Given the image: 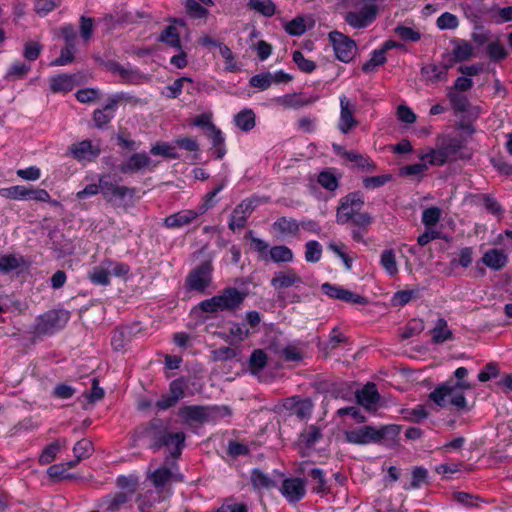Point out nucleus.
I'll return each instance as SVG.
<instances>
[{
    "mask_svg": "<svg viewBox=\"0 0 512 512\" xmlns=\"http://www.w3.org/2000/svg\"><path fill=\"white\" fill-rule=\"evenodd\" d=\"M328 36L336 58L343 63H350L356 55V42L347 35L336 30L331 31Z\"/></svg>",
    "mask_w": 512,
    "mask_h": 512,
    "instance_id": "nucleus-9",
    "label": "nucleus"
},
{
    "mask_svg": "<svg viewBox=\"0 0 512 512\" xmlns=\"http://www.w3.org/2000/svg\"><path fill=\"white\" fill-rule=\"evenodd\" d=\"M355 398L357 404L370 411L376 410V406L380 400V394L376 385L369 382L362 389L356 391Z\"/></svg>",
    "mask_w": 512,
    "mask_h": 512,
    "instance_id": "nucleus-18",
    "label": "nucleus"
},
{
    "mask_svg": "<svg viewBox=\"0 0 512 512\" xmlns=\"http://www.w3.org/2000/svg\"><path fill=\"white\" fill-rule=\"evenodd\" d=\"M313 403L310 399H298L291 406L292 414L296 415L299 419L303 420L309 417L312 413Z\"/></svg>",
    "mask_w": 512,
    "mask_h": 512,
    "instance_id": "nucleus-45",
    "label": "nucleus"
},
{
    "mask_svg": "<svg viewBox=\"0 0 512 512\" xmlns=\"http://www.w3.org/2000/svg\"><path fill=\"white\" fill-rule=\"evenodd\" d=\"M453 62L440 63V64H427L421 68V74L423 78L432 84H436L441 81H446L448 77V70L452 67Z\"/></svg>",
    "mask_w": 512,
    "mask_h": 512,
    "instance_id": "nucleus-19",
    "label": "nucleus"
},
{
    "mask_svg": "<svg viewBox=\"0 0 512 512\" xmlns=\"http://www.w3.org/2000/svg\"><path fill=\"white\" fill-rule=\"evenodd\" d=\"M486 52L490 60L494 62L504 60L508 55L506 49L499 41L489 43L486 47Z\"/></svg>",
    "mask_w": 512,
    "mask_h": 512,
    "instance_id": "nucleus-54",
    "label": "nucleus"
},
{
    "mask_svg": "<svg viewBox=\"0 0 512 512\" xmlns=\"http://www.w3.org/2000/svg\"><path fill=\"white\" fill-rule=\"evenodd\" d=\"M158 40L173 48L181 49V41L178 29L173 25L166 26L161 32Z\"/></svg>",
    "mask_w": 512,
    "mask_h": 512,
    "instance_id": "nucleus-38",
    "label": "nucleus"
},
{
    "mask_svg": "<svg viewBox=\"0 0 512 512\" xmlns=\"http://www.w3.org/2000/svg\"><path fill=\"white\" fill-rule=\"evenodd\" d=\"M30 70H31L30 64H26L24 62H15L9 67V69L5 75V79L7 81H15V80L24 79L27 76V74L30 72Z\"/></svg>",
    "mask_w": 512,
    "mask_h": 512,
    "instance_id": "nucleus-40",
    "label": "nucleus"
},
{
    "mask_svg": "<svg viewBox=\"0 0 512 512\" xmlns=\"http://www.w3.org/2000/svg\"><path fill=\"white\" fill-rule=\"evenodd\" d=\"M481 261L492 270L499 271L508 263V256L502 250L493 248L484 253Z\"/></svg>",
    "mask_w": 512,
    "mask_h": 512,
    "instance_id": "nucleus-27",
    "label": "nucleus"
},
{
    "mask_svg": "<svg viewBox=\"0 0 512 512\" xmlns=\"http://www.w3.org/2000/svg\"><path fill=\"white\" fill-rule=\"evenodd\" d=\"M171 477L172 471L165 464L164 466L157 468L150 475V480L153 483L154 487L162 488L170 481Z\"/></svg>",
    "mask_w": 512,
    "mask_h": 512,
    "instance_id": "nucleus-46",
    "label": "nucleus"
},
{
    "mask_svg": "<svg viewBox=\"0 0 512 512\" xmlns=\"http://www.w3.org/2000/svg\"><path fill=\"white\" fill-rule=\"evenodd\" d=\"M27 266V261L21 255L0 254V273L2 274H9L18 270L22 271Z\"/></svg>",
    "mask_w": 512,
    "mask_h": 512,
    "instance_id": "nucleus-23",
    "label": "nucleus"
},
{
    "mask_svg": "<svg viewBox=\"0 0 512 512\" xmlns=\"http://www.w3.org/2000/svg\"><path fill=\"white\" fill-rule=\"evenodd\" d=\"M412 480L405 489H418L428 483V470L422 466H415L411 472Z\"/></svg>",
    "mask_w": 512,
    "mask_h": 512,
    "instance_id": "nucleus-48",
    "label": "nucleus"
},
{
    "mask_svg": "<svg viewBox=\"0 0 512 512\" xmlns=\"http://www.w3.org/2000/svg\"><path fill=\"white\" fill-rule=\"evenodd\" d=\"M392 180L391 174H383L377 176L365 177L363 179V187L368 190L382 187Z\"/></svg>",
    "mask_w": 512,
    "mask_h": 512,
    "instance_id": "nucleus-57",
    "label": "nucleus"
},
{
    "mask_svg": "<svg viewBox=\"0 0 512 512\" xmlns=\"http://www.w3.org/2000/svg\"><path fill=\"white\" fill-rule=\"evenodd\" d=\"M178 415L187 425L203 424L210 420L209 409L199 405H186L179 409Z\"/></svg>",
    "mask_w": 512,
    "mask_h": 512,
    "instance_id": "nucleus-16",
    "label": "nucleus"
},
{
    "mask_svg": "<svg viewBox=\"0 0 512 512\" xmlns=\"http://www.w3.org/2000/svg\"><path fill=\"white\" fill-rule=\"evenodd\" d=\"M431 334L434 344H442L453 339V333L448 328L447 321L444 318L437 320L435 327L431 330Z\"/></svg>",
    "mask_w": 512,
    "mask_h": 512,
    "instance_id": "nucleus-28",
    "label": "nucleus"
},
{
    "mask_svg": "<svg viewBox=\"0 0 512 512\" xmlns=\"http://www.w3.org/2000/svg\"><path fill=\"white\" fill-rule=\"evenodd\" d=\"M336 222L340 225L350 223L352 225L351 238L357 243L366 244L364 236L369 232L370 226L374 222V217L368 212L359 213L352 217V215L340 211L336 214Z\"/></svg>",
    "mask_w": 512,
    "mask_h": 512,
    "instance_id": "nucleus-6",
    "label": "nucleus"
},
{
    "mask_svg": "<svg viewBox=\"0 0 512 512\" xmlns=\"http://www.w3.org/2000/svg\"><path fill=\"white\" fill-rule=\"evenodd\" d=\"M73 77L68 74H59L50 79V89L53 93L69 92L73 89Z\"/></svg>",
    "mask_w": 512,
    "mask_h": 512,
    "instance_id": "nucleus-31",
    "label": "nucleus"
},
{
    "mask_svg": "<svg viewBox=\"0 0 512 512\" xmlns=\"http://www.w3.org/2000/svg\"><path fill=\"white\" fill-rule=\"evenodd\" d=\"M467 375L468 370L465 367L457 368L454 372L457 381L449 379L438 385L429 394V399L441 408L446 407L449 403L457 411H469L470 407L463 393L464 390L472 388L471 384L464 380Z\"/></svg>",
    "mask_w": 512,
    "mask_h": 512,
    "instance_id": "nucleus-2",
    "label": "nucleus"
},
{
    "mask_svg": "<svg viewBox=\"0 0 512 512\" xmlns=\"http://www.w3.org/2000/svg\"><path fill=\"white\" fill-rule=\"evenodd\" d=\"M419 296L420 289L418 288L411 290H400L393 295L391 303L394 307H403L412 299L418 298Z\"/></svg>",
    "mask_w": 512,
    "mask_h": 512,
    "instance_id": "nucleus-42",
    "label": "nucleus"
},
{
    "mask_svg": "<svg viewBox=\"0 0 512 512\" xmlns=\"http://www.w3.org/2000/svg\"><path fill=\"white\" fill-rule=\"evenodd\" d=\"M120 100L121 97L119 95H114L108 99L102 109H96L93 112V121L96 128L104 129L107 127L115 116Z\"/></svg>",
    "mask_w": 512,
    "mask_h": 512,
    "instance_id": "nucleus-14",
    "label": "nucleus"
},
{
    "mask_svg": "<svg viewBox=\"0 0 512 512\" xmlns=\"http://www.w3.org/2000/svg\"><path fill=\"white\" fill-rule=\"evenodd\" d=\"M69 150L73 157L79 161L84 159L92 160L100 154V149H94L90 140H83L77 144H73Z\"/></svg>",
    "mask_w": 512,
    "mask_h": 512,
    "instance_id": "nucleus-26",
    "label": "nucleus"
},
{
    "mask_svg": "<svg viewBox=\"0 0 512 512\" xmlns=\"http://www.w3.org/2000/svg\"><path fill=\"white\" fill-rule=\"evenodd\" d=\"M308 476L314 483L312 486L313 493L319 494L321 496H325L331 493V486L328 484L326 472L323 469L314 467L308 472Z\"/></svg>",
    "mask_w": 512,
    "mask_h": 512,
    "instance_id": "nucleus-25",
    "label": "nucleus"
},
{
    "mask_svg": "<svg viewBox=\"0 0 512 512\" xmlns=\"http://www.w3.org/2000/svg\"><path fill=\"white\" fill-rule=\"evenodd\" d=\"M442 210L439 207L431 206L422 213V223L426 228L434 227L441 219Z\"/></svg>",
    "mask_w": 512,
    "mask_h": 512,
    "instance_id": "nucleus-51",
    "label": "nucleus"
},
{
    "mask_svg": "<svg viewBox=\"0 0 512 512\" xmlns=\"http://www.w3.org/2000/svg\"><path fill=\"white\" fill-rule=\"evenodd\" d=\"M247 293L235 287H225L219 294L205 299L198 304V308L205 313L219 311H236L243 304Z\"/></svg>",
    "mask_w": 512,
    "mask_h": 512,
    "instance_id": "nucleus-4",
    "label": "nucleus"
},
{
    "mask_svg": "<svg viewBox=\"0 0 512 512\" xmlns=\"http://www.w3.org/2000/svg\"><path fill=\"white\" fill-rule=\"evenodd\" d=\"M322 437L321 429L315 425H310L300 434L299 440L305 447L312 448Z\"/></svg>",
    "mask_w": 512,
    "mask_h": 512,
    "instance_id": "nucleus-34",
    "label": "nucleus"
},
{
    "mask_svg": "<svg viewBox=\"0 0 512 512\" xmlns=\"http://www.w3.org/2000/svg\"><path fill=\"white\" fill-rule=\"evenodd\" d=\"M200 216L198 214L197 210L193 209H185L178 211L174 214H171L167 216L163 221V226L168 229H178L182 228L183 226L189 225L192 223L195 219H197Z\"/></svg>",
    "mask_w": 512,
    "mask_h": 512,
    "instance_id": "nucleus-20",
    "label": "nucleus"
},
{
    "mask_svg": "<svg viewBox=\"0 0 512 512\" xmlns=\"http://www.w3.org/2000/svg\"><path fill=\"white\" fill-rule=\"evenodd\" d=\"M401 425L388 424L380 427L364 425L345 431L344 438L347 443L355 445L381 444L393 448L398 444Z\"/></svg>",
    "mask_w": 512,
    "mask_h": 512,
    "instance_id": "nucleus-3",
    "label": "nucleus"
},
{
    "mask_svg": "<svg viewBox=\"0 0 512 512\" xmlns=\"http://www.w3.org/2000/svg\"><path fill=\"white\" fill-rule=\"evenodd\" d=\"M235 124L241 130L248 132L255 127V113L252 109H244L235 116Z\"/></svg>",
    "mask_w": 512,
    "mask_h": 512,
    "instance_id": "nucleus-35",
    "label": "nucleus"
},
{
    "mask_svg": "<svg viewBox=\"0 0 512 512\" xmlns=\"http://www.w3.org/2000/svg\"><path fill=\"white\" fill-rule=\"evenodd\" d=\"M213 271L211 260L202 261L189 271L185 279V289L189 292L206 293L212 284Z\"/></svg>",
    "mask_w": 512,
    "mask_h": 512,
    "instance_id": "nucleus-5",
    "label": "nucleus"
},
{
    "mask_svg": "<svg viewBox=\"0 0 512 512\" xmlns=\"http://www.w3.org/2000/svg\"><path fill=\"white\" fill-rule=\"evenodd\" d=\"M292 58L299 70L304 73H312L317 67L316 63L312 60L306 59L300 50L294 51Z\"/></svg>",
    "mask_w": 512,
    "mask_h": 512,
    "instance_id": "nucleus-53",
    "label": "nucleus"
},
{
    "mask_svg": "<svg viewBox=\"0 0 512 512\" xmlns=\"http://www.w3.org/2000/svg\"><path fill=\"white\" fill-rule=\"evenodd\" d=\"M357 13L362 22L365 23L366 28L376 19L378 7L375 4H365Z\"/></svg>",
    "mask_w": 512,
    "mask_h": 512,
    "instance_id": "nucleus-63",
    "label": "nucleus"
},
{
    "mask_svg": "<svg viewBox=\"0 0 512 512\" xmlns=\"http://www.w3.org/2000/svg\"><path fill=\"white\" fill-rule=\"evenodd\" d=\"M251 483L258 490L276 487V482L258 468L253 469L251 472Z\"/></svg>",
    "mask_w": 512,
    "mask_h": 512,
    "instance_id": "nucleus-33",
    "label": "nucleus"
},
{
    "mask_svg": "<svg viewBox=\"0 0 512 512\" xmlns=\"http://www.w3.org/2000/svg\"><path fill=\"white\" fill-rule=\"evenodd\" d=\"M131 335L130 328L125 326L117 328L113 331L111 337V346L115 351H120L125 348L126 342Z\"/></svg>",
    "mask_w": 512,
    "mask_h": 512,
    "instance_id": "nucleus-43",
    "label": "nucleus"
},
{
    "mask_svg": "<svg viewBox=\"0 0 512 512\" xmlns=\"http://www.w3.org/2000/svg\"><path fill=\"white\" fill-rule=\"evenodd\" d=\"M207 136L212 141L216 159H222L226 154L225 139L223 133L219 128L216 127L210 133H207Z\"/></svg>",
    "mask_w": 512,
    "mask_h": 512,
    "instance_id": "nucleus-37",
    "label": "nucleus"
},
{
    "mask_svg": "<svg viewBox=\"0 0 512 512\" xmlns=\"http://www.w3.org/2000/svg\"><path fill=\"white\" fill-rule=\"evenodd\" d=\"M99 182L102 183V196L109 203H113L116 200L122 202L126 198L132 199L137 192L135 187L116 185L111 181L109 174L100 175Z\"/></svg>",
    "mask_w": 512,
    "mask_h": 512,
    "instance_id": "nucleus-10",
    "label": "nucleus"
},
{
    "mask_svg": "<svg viewBox=\"0 0 512 512\" xmlns=\"http://www.w3.org/2000/svg\"><path fill=\"white\" fill-rule=\"evenodd\" d=\"M69 320V313L64 310H49L36 319L34 332L37 335H52L62 329Z\"/></svg>",
    "mask_w": 512,
    "mask_h": 512,
    "instance_id": "nucleus-7",
    "label": "nucleus"
},
{
    "mask_svg": "<svg viewBox=\"0 0 512 512\" xmlns=\"http://www.w3.org/2000/svg\"><path fill=\"white\" fill-rule=\"evenodd\" d=\"M60 450V444L58 441H54L47 445L39 456V463L41 465H47L54 461L57 453Z\"/></svg>",
    "mask_w": 512,
    "mask_h": 512,
    "instance_id": "nucleus-58",
    "label": "nucleus"
},
{
    "mask_svg": "<svg viewBox=\"0 0 512 512\" xmlns=\"http://www.w3.org/2000/svg\"><path fill=\"white\" fill-rule=\"evenodd\" d=\"M225 182L223 181L220 183L217 187L209 191L205 194L203 198V202L197 207L198 214L203 215L205 212H207L210 208H212L215 205L214 198L216 195L224 188Z\"/></svg>",
    "mask_w": 512,
    "mask_h": 512,
    "instance_id": "nucleus-50",
    "label": "nucleus"
},
{
    "mask_svg": "<svg viewBox=\"0 0 512 512\" xmlns=\"http://www.w3.org/2000/svg\"><path fill=\"white\" fill-rule=\"evenodd\" d=\"M113 260L106 258L99 266H96L89 273L90 281L95 285L108 286L110 284V267Z\"/></svg>",
    "mask_w": 512,
    "mask_h": 512,
    "instance_id": "nucleus-24",
    "label": "nucleus"
},
{
    "mask_svg": "<svg viewBox=\"0 0 512 512\" xmlns=\"http://www.w3.org/2000/svg\"><path fill=\"white\" fill-rule=\"evenodd\" d=\"M453 56L456 62H463L473 56L472 45L465 40H457L453 49Z\"/></svg>",
    "mask_w": 512,
    "mask_h": 512,
    "instance_id": "nucleus-44",
    "label": "nucleus"
},
{
    "mask_svg": "<svg viewBox=\"0 0 512 512\" xmlns=\"http://www.w3.org/2000/svg\"><path fill=\"white\" fill-rule=\"evenodd\" d=\"M249 84L261 91L267 90L272 84V74L270 72L256 74L250 78Z\"/></svg>",
    "mask_w": 512,
    "mask_h": 512,
    "instance_id": "nucleus-60",
    "label": "nucleus"
},
{
    "mask_svg": "<svg viewBox=\"0 0 512 512\" xmlns=\"http://www.w3.org/2000/svg\"><path fill=\"white\" fill-rule=\"evenodd\" d=\"M268 260H272L276 263L291 262L293 260V252L285 245L273 246L269 250Z\"/></svg>",
    "mask_w": 512,
    "mask_h": 512,
    "instance_id": "nucleus-39",
    "label": "nucleus"
},
{
    "mask_svg": "<svg viewBox=\"0 0 512 512\" xmlns=\"http://www.w3.org/2000/svg\"><path fill=\"white\" fill-rule=\"evenodd\" d=\"M322 246L318 241L310 240L305 244V260L316 263L321 259Z\"/></svg>",
    "mask_w": 512,
    "mask_h": 512,
    "instance_id": "nucleus-52",
    "label": "nucleus"
},
{
    "mask_svg": "<svg viewBox=\"0 0 512 512\" xmlns=\"http://www.w3.org/2000/svg\"><path fill=\"white\" fill-rule=\"evenodd\" d=\"M447 97L450 101L451 107L455 112L464 113L468 111L470 102L465 95H462L452 88L448 89Z\"/></svg>",
    "mask_w": 512,
    "mask_h": 512,
    "instance_id": "nucleus-36",
    "label": "nucleus"
},
{
    "mask_svg": "<svg viewBox=\"0 0 512 512\" xmlns=\"http://www.w3.org/2000/svg\"><path fill=\"white\" fill-rule=\"evenodd\" d=\"M93 450V446L91 441L87 439H82L78 441L73 447V453L75 458L85 459L88 458Z\"/></svg>",
    "mask_w": 512,
    "mask_h": 512,
    "instance_id": "nucleus-64",
    "label": "nucleus"
},
{
    "mask_svg": "<svg viewBox=\"0 0 512 512\" xmlns=\"http://www.w3.org/2000/svg\"><path fill=\"white\" fill-rule=\"evenodd\" d=\"M247 8L265 17H272L276 13V5L272 0H248Z\"/></svg>",
    "mask_w": 512,
    "mask_h": 512,
    "instance_id": "nucleus-29",
    "label": "nucleus"
},
{
    "mask_svg": "<svg viewBox=\"0 0 512 512\" xmlns=\"http://www.w3.org/2000/svg\"><path fill=\"white\" fill-rule=\"evenodd\" d=\"M130 501V496L126 492H116L108 494L101 498L99 507L104 512H119Z\"/></svg>",
    "mask_w": 512,
    "mask_h": 512,
    "instance_id": "nucleus-22",
    "label": "nucleus"
},
{
    "mask_svg": "<svg viewBox=\"0 0 512 512\" xmlns=\"http://www.w3.org/2000/svg\"><path fill=\"white\" fill-rule=\"evenodd\" d=\"M150 153L152 155H160L168 159H179L180 157L175 148L168 142H157L151 147Z\"/></svg>",
    "mask_w": 512,
    "mask_h": 512,
    "instance_id": "nucleus-49",
    "label": "nucleus"
},
{
    "mask_svg": "<svg viewBox=\"0 0 512 512\" xmlns=\"http://www.w3.org/2000/svg\"><path fill=\"white\" fill-rule=\"evenodd\" d=\"M131 441L132 447L142 443L154 453L165 449L167 455L164 463L174 466L186 446V434L183 431H171L168 421L155 417L139 424L133 430Z\"/></svg>",
    "mask_w": 512,
    "mask_h": 512,
    "instance_id": "nucleus-1",
    "label": "nucleus"
},
{
    "mask_svg": "<svg viewBox=\"0 0 512 512\" xmlns=\"http://www.w3.org/2000/svg\"><path fill=\"white\" fill-rule=\"evenodd\" d=\"M394 32L403 41L417 42L421 39V33L419 31L401 24L396 26Z\"/></svg>",
    "mask_w": 512,
    "mask_h": 512,
    "instance_id": "nucleus-55",
    "label": "nucleus"
},
{
    "mask_svg": "<svg viewBox=\"0 0 512 512\" xmlns=\"http://www.w3.org/2000/svg\"><path fill=\"white\" fill-rule=\"evenodd\" d=\"M333 150L338 156L345 158L347 161L353 163L355 167L363 171L373 172L377 169V165L368 156L353 150L347 151L337 144H333Z\"/></svg>",
    "mask_w": 512,
    "mask_h": 512,
    "instance_id": "nucleus-12",
    "label": "nucleus"
},
{
    "mask_svg": "<svg viewBox=\"0 0 512 512\" xmlns=\"http://www.w3.org/2000/svg\"><path fill=\"white\" fill-rule=\"evenodd\" d=\"M340 119L338 123L339 130L347 134L352 128L358 125L354 118V106L350 104L346 96L340 98Z\"/></svg>",
    "mask_w": 512,
    "mask_h": 512,
    "instance_id": "nucleus-21",
    "label": "nucleus"
},
{
    "mask_svg": "<svg viewBox=\"0 0 512 512\" xmlns=\"http://www.w3.org/2000/svg\"><path fill=\"white\" fill-rule=\"evenodd\" d=\"M436 24L440 30H451L458 27L459 21L456 15L444 12L437 18Z\"/></svg>",
    "mask_w": 512,
    "mask_h": 512,
    "instance_id": "nucleus-59",
    "label": "nucleus"
},
{
    "mask_svg": "<svg viewBox=\"0 0 512 512\" xmlns=\"http://www.w3.org/2000/svg\"><path fill=\"white\" fill-rule=\"evenodd\" d=\"M462 148L463 144L460 139L446 138L442 140L437 149L431 150L426 157L430 158L429 163L431 165L442 166L447 161L457 159Z\"/></svg>",
    "mask_w": 512,
    "mask_h": 512,
    "instance_id": "nucleus-8",
    "label": "nucleus"
},
{
    "mask_svg": "<svg viewBox=\"0 0 512 512\" xmlns=\"http://www.w3.org/2000/svg\"><path fill=\"white\" fill-rule=\"evenodd\" d=\"M280 492L288 502H299L305 497L306 481L299 477L286 478L282 482Z\"/></svg>",
    "mask_w": 512,
    "mask_h": 512,
    "instance_id": "nucleus-11",
    "label": "nucleus"
},
{
    "mask_svg": "<svg viewBox=\"0 0 512 512\" xmlns=\"http://www.w3.org/2000/svg\"><path fill=\"white\" fill-rule=\"evenodd\" d=\"M248 506L245 503L235 502L233 498H226L222 505L213 512H248Z\"/></svg>",
    "mask_w": 512,
    "mask_h": 512,
    "instance_id": "nucleus-62",
    "label": "nucleus"
},
{
    "mask_svg": "<svg viewBox=\"0 0 512 512\" xmlns=\"http://www.w3.org/2000/svg\"><path fill=\"white\" fill-rule=\"evenodd\" d=\"M116 485L120 489L128 490L126 493L131 497L137 490L138 479L134 476L120 475L117 477Z\"/></svg>",
    "mask_w": 512,
    "mask_h": 512,
    "instance_id": "nucleus-61",
    "label": "nucleus"
},
{
    "mask_svg": "<svg viewBox=\"0 0 512 512\" xmlns=\"http://www.w3.org/2000/svg\"><path fill=\"white\" fill-rule=\"evenodd\" d=\"M317 182L327 191L334 192L339 187V178L335 175L333 169L322 170L317 177Z\"/></svg>",
    "mask_w": 512,
    "mask_h": 512,
    "instance_id": "nucleus-30",
    "label": "nucleus"
},
{
    "mask_svg": "<svg viewBox=\"0 0 512 512\" xmlns=\"http://www.w3.org/2000/svg\"><path fill=\"white\" fill-rule=\"evenodd\" d=\"M380 263L389 275L394 276L398 273V266L394 250H384L381 254Z\"/></svg>",
    "mask_w": 512,
    "mask_h": 512,
    "instance_id": "nucleus-47",
    "label": "nucleus"
},
{
    "mask_svg": "<svg viewBox=\"0 0 512 512\" xmlns=\"http://www.w3.org/2000/svg\"><path fill=\"white\" fill-rule=\"evenodd\" d=\"M273 227L275 230L279 231L281 234H290L296 236L300 230V224L297 220L293 218L280 217L278 218Z\"/></svg>",
    "mask_w": 512,
    "mask_h": 512,
    "instance_id": "nucleus-32",
    "label": "nucleus"
},
{
    "mask_svg": "<svg viewBox=\"0 0 512 512\" xmlns=\"http://www.w3.org/2000/svg\"><path fill=\"white\" fill-rule=\"evenodd\" d=\"M301 284H303L302 278L297 275L293 269L275 272L271 279V286L277 291V293L292 286L297 288Z\"/></svg>",
    "mask_w": 512,
    "mask_h": 512,
    "instance_id": "nucleus-17",
    "label": "nucleus"
},
{
    "mask_svg": "<svg viewBox=\"0 0 512 512\" xmlns=\"http://www.w3.org/2000/svg\"><path fill=\"white\" fill-rule=\"evenodd\" d=\"M365 200L364 195L361 191H353L340 198L336 214L340 211L348 213L352 217L358 215L362 207L364 206Z\"/></svg>",
    "mask_w": 512,
    "mask_h": 512,
    "instance_id": "nucleus-15",
    "label": "nucleus"
},
{
    "mask_svg": "<svg viewBox=\"0 0 512 512\" xmlns=\"http://www.w3.org/2000/svg\"><path fill=\"white\" fill-rule=\"evenodd\" d=\"M29 189L23 185L11 186L0 189V196L14 200H29Z\"/></svg>",
    "mask_w": 512,
    "mask_h": 512,
    "instance_id": "nucleus-41",
    "label": "nucleus"
},
{
    "mask_svg": "<svg viewBox=\"0 0 512 512\" xmlns=\"http://www.w3.org/2000/svg\"><path fill=\"white\" fill-rule=\"evenodd\" d=\"M267 364V355L262 349H255L249 358V366L253 372L262 370Z\"/></svg>",
    "mask_w": 512,
    "mask_h": 512,
    "instance_id": "nucleus-56",
    "label": "nucleus"
},
{
    "mask_svg": "<svg viewBox=\"0 0 512 512\" xmlns=\"http://www.w3.org/2000/svg\"><path fill=\"white\" fill-rule=\"evenodd\" d=\"M151 164L152 160L145 151L136 152L119 164L117 170L122 174H134L148 168Z\"/></svg>",
    "mask_w": 512,
    "mask_h": 512,
    "instance_id": "nucleus-13",
    "label": "nucleus"
}]
</instances>
